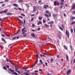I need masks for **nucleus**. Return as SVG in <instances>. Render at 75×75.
Wrapping results in <instances>:
<instances>
[{
	"mask_svg": "<svg viewBox=\"0 0 75 75\" xmlns=\"http://www.w3.org/2000/svg\"><path fill=\"white\" fill-rule=\"evenodd\" d=\"M7 16H11L12 15V13H7L6 14Z\"/></svg>",
	"mask_w": 75,
	"mask_h": 75,
	"instance_id": "7",
	"label": "nucleus"
},
{
	"mask_svg": "<svg viewBox=\"0 0 75 75\" xmlns=\"http://www.w3.org/2000/svg\"><path fill=\"white\" fill-rule=\"evenodd\" d=\"M15 71H16V72H17L18 74H20V71H17V70H16Z\"/></svg>",
	"mask_w": 75,
	"mask_h": 75,
	"instance_id": "29",
	"label": "nucleus"
},
{
	"mask_svg": "<svg viewBox=\"0 0 75 75\" xmlns=\"http://www.w3.org/2000/svg\"><path fill=\"white\" fill-rule=\"evenodd\" d=\"M48 23L50 24H52L54 23V22L53 21H51L50 22H49Z\"/></svg>",
	"mask_w": 75,
	"mask_h": 75,
	"instance_id": "6",
	"label": "nucleus"
},
{
	"mask_svg": "<svg viewBox=\"0 0 75 75\" xmlns=\"http://www.w3.org/2000/svg\"><path fill=\"white\" fill-rule=\"evenodd\" d=\"M19 21H20V23H21L22 24H23V21H21V20H19Z\"/></svg>",
	"mask_w": 75,
	"mask_h": 75,
	"instance_id": "44",
	"label": "nucleus"
},
{
	"mask_svg": "<svg viewBox=\"0 0 75 75\" xmlns=\"http://www.w3.org/2000/svg\"><path fill=\"white\" fill-rule=\"evenodd\" d=\"M57 58H59V55H57Z\"/></svg>",
	"mask_w": 75,
	"mask_h": 75,
	"instance_id": "49",
	"label": "nucleus"
},
{
	"mask_svg": "<svg viewBox=\"0 0 75 75\" xmlns=\"http://www.w3.org/2000/svg\"><path fill=\"white\" fill-rule=\"evenodd\" d=\"M13 74H15V75H18V74L16 72H14Z\"/></svg>",
	"mask_w": 75,
	"mask_h": 75,
	"instance_id": "23",
	"label": "nucleus"
},
{
	"mask_svg": "<svg viewBox=\"0 0 75 75\" xmlns=\"http://www.w3.org/2000/svg\"><path fill=\"white\" fill-rule=\"evenodd\" d=\"M35 14H32V15H31V16H34Z\"/></svg>",
	"mask_w": 75,
	"mask_h": 75,
	"instance_id": "64",
	"label": "nucleus"
},
{
	"mask_svg": "<svg viewBox=\"0 0 75 75\" xmlns=\"http://www.w3.org/2000/svg\"><path fill=\"white\" fill-rule=\"evenodd\" d=\"M4 3V1H1V2H0V3H1V4L2 3Z\"/></svg>",
	"mask_w": 75,
	"mask_h": 75,
	"instance_id": "56",
	"label": "nucleus"
},
{
	"mask_svg": "<svg viewBox=\"0 0 75 75\" xmlns=\"http://www.w3.org/2000/svg\"><path fill=\"white\" fill-rule=\"evenodd\" d=\"M16 37H15L14 38H12V40H16Z\"/></svg>",
	"mask_w": 75,
	"mask_h": 75,
	"instance_id": "25",
	"label": "nucleus"
},
{
	"mask_svg": "<svg viewBox=\"0 0 75 75\" xmlns=\"http://www.w3.org/2000/svg\"><path fill=\"white\" fill-rule=\"evenodd\" d=\"M74 33H75V28H74Z\"/></svg>",
	"mask_w": 75,
	"mask_h": 75,
	"instance_id": "60",
	"label": "nucleus"
},
{
	"mask_svg": "<svg viewBox=\"0 0 75 75\" xmlns=\"http://www.w3.org/2000/svg\"><path fill=\"white\" fill-rule=\"evenodd\" d=\"M61 5H63L64 4V3L63 2H61L60 3Z\"/></svg>",
	"mask_w": 75,
	"mask_h": 75,
	"instance_id": "38",
	"label": "nucleus"
},
{
	"mask_svg": "<svg viewBox=\"0 0 75 75\" xmlns=\"http://www.w3.org/2000/svg\"><path fill=\"white\" fill-rule=\"evenodd\" d=\"M74 19H75V17H73L71 18V20H74Z\"/></svg>",
	"mask_w": 75,
	"mask_h": 75,
	"instance_id": "30",
	"label": "nucleus"
},
{
	"mask_svg": "<svg viewBox=\"0 0 75 75\" xmlns=\"http://www.w3.org/2000/svg\"><path fill=\"white\" fill-rule=\"evenodd\" d=\"M23 1V0H19L18 1V2H20V3H21V2H22Z\"/></svg>",
	"mask_w": 75,
	"mask_h": 75,
	"instance_id": "24",
	"label": "nucleus"
},
{
	"mask_svg": "<svg viewBox=\"0 0 75 75\" xmlns=\"http://www.w3.org/2000/svg\"><path fill=\"white\" fill-rule=\"evenodd\" d=\"M45 16L46 17H47V18H48V17H49V16H48V15L46 14H45Z\"/></svg>",
	"mask_w": 75,
	"mask_h": 75,
	"instance_id": "16",
	"label": "nucleus"
},
{
	"mask_svg": "<svg viewBox=\"0 0 75 75\" xmlns=\"http://www.w3.org/2000/svg\"><path fill=\"white\" fill-rule=\"evenodd\" d=\"M39 23L40 24H42V22H41V21H39Z\"/></svg>",
	"mask_w": 75,
	"mask_h": 75,
	"instance_id": "39",
	"label": "nucleus"
},
{
	"mask_svg": "<svg viewBox=\"0 0 75 75\" xmlns=\"http://www.w3.org/2000/svg\"><path fill=\"white\" fill-rule=\"evenodd\" d=\"M45 64L46 66H48L47 63V62L45 63Z\"/></svg>",
	"mask_w": 75,
	"mask_h": 75,
	"instance_id": "48",
	"label": "nucleus"
},
{
	"mask_svg": "<svg viewBox=\"0 0 75 75\" xmlns=\"http://www.w3.org/2000/svg\"><path fill=\"white\" fill-rule=\"evenodd\" d=\"M5 35H6V36H7V37H10V35H8L7 34H5Z\"/></svg>",
	"mask_w": 75,
	"mask_h": 75,
	"instance_id": "40",
	"label": "nucleus"
},
{
	"mask_svg": "<svg viewBox=\"0 0 75 75\" xmlns=\"http://www.w3.org/2000/svg\"><path fill=\"white\" fill-rule=\"evenodd\" d=\"M75 20L74 21H73L71 23V25H72L74 24H75Z\"/></svg>",
	"mask_w": 75,
	"mask_h": 75,
	"instance_id": "13",
	"label": "nucleus"
},
{
	"mask_svg": "<svg viewBox=\"0 0 75 75\" xmlns=\"http://www.w3.org/2000/svg\"><path fill=\"white\" fill-rule=\"evenodd\" d=\"M50 19L49 18H47V21H50Z\"/></svg>",
	"mask_w": 75,
	"mask_h": 75,
	"instance_id": "61",
	"label": "nucleus"
},
{
	"mask_svg": "<svg viewBox=\"0 0 75 75\" xmlns=\"http://www.w3.org/2000/svg\"><path fill=\"white\" fill-rule=\"evenodd\" d=\"M66 59L67 61H68V55H66Z\"/></svg>",
	"mask_w": 75,
	"mask_h": 75,
	"instance_id": "15",
	"label": "nucleus"
},
{
	"mask_svg": "<svg viewBox=\"0 0 75 75\" xmlns=\"http://www.w3.org/2000/svg\"><path fill=\"white\" fill-rule=\"evenodd\" d=\"M6 61L7 62H8L9 61V60H8V59H7V58H6Z\"/></svg>",
	"mask_w": 75,
	"mask_h": 75,
	"instance_id": "41",
	"label": "nucleus"
},
{
	"mask_svg": "<svg viewBox=\"0 0 75 75\" xmlns=\"http://www.w3.org/2000/svg\"><path fill=\"white\" fill-rule=\"evenodd\" d=\"M64 48L66 49V50H68V48H67V47L66 46H64Z\"/></svg>",
	"mask_w": 75,
	"mask_h": 75,
	"instance_id": "18",
	"label": "nucleus"
},
{
	"mask_svg": "<svg viewBox=\"0 0 75 75\" xmlns=\"http://www.w3.org/2000/svg\"><path fill=\"white\" fill-rule=\"evenodd\" d=\"M49 16L50 17V16H51V15L50 13H49Z\"/></svg>",
	"mask_w": 75,
	"mask_h": 75,
	"instance_id": "53",
	"label": "nucleus"
},
{
	"mask_svg": "<svg viewBox=\"0 0 75 75\" xmlns=\"http://www.w3.org/2000/svg\"><path fill=\"white\" fill-rule=\"evenodd\" d=\"M18 8L19 10H22V9H21V8L18 7Z\"/></svg>",
	"mask_w": 75,
	"mask_h": 75,
	"instance_id": "28",
	"label": "nucleus"
},
{
	"mask_svg": "<svg viewBox=\"0 0 75 75\" xmlns=\"http://www.w3.org/2000/svg\"><path fill=\"white\" fill-rule=\"evenodd\" d=\"M45 12L46 13H47V14H48L49 13V12L48 11H46Z\"/></svg>",
	"mask_w": 75,
	"mask_h": 75,
	"instance_id": "33",
	"label": "nucleus"
},
{
	"mask_svg": "<svg viewBox=\"0 0 75 75\" xmlns=\"http://www.w3.org/2000/svg\"><path fill=\"white\" fill-rule=\"evenodd\" d=\"M13 6H14L15 7H18V5L16 4H13Z\"/></svg>",
	"mask_w": 75,
	"mask_h": 75,
	"instance_id": "8",
	"label": "nucleus"
},
{
	"mask_svg": "<svg viewBox=\"0 0 75 75\" xmlns=\"http://www.w3.org/2000/svg\"><path fill=\"white\" fill-rule=\"evenodd\" d=\"M47 7H48V6L47 5H44V8H47Z\"/></svg>",
	"mask_w": 75,
	"mask_h": 75,
	"instance_id": "11",
	"label": "nucleus"
},
{
	"mask_svg": "<svg viewBox=\"0 0 75 75\" xmlns=\"http://www.w3.org/2000/svg\"><path fill=\"white\" fill-rule=\"evenodd\" d=\"M18 68L17 67H16L15 68V69L16 71H17V70H18Z\"/></svg>",
	"mask_w": 75,
	"mask_h": 75,
	"instance_id": "27",
	"label": "nucleus"
},
{
	"mask_svg": "<svg viewBox=\"0 0 75 75\" xmlns=\"http://www.w3.org/2000/svg\"><path fill=\"white\" fill-rule=\"evenodd\" d=\"M40 62L41 63V64H43V62H42V61L41 60H40Z\"/></svg>",
	"mask_w": 75,
	"mask_h": 75,
	"instance_id": "20",
	"label": "nucleus"
},
{
	"mask_svg": "<svg viewBox=\"0 0 75 75\" xmlns=\"http://www.w3.org/2000/svg\"><path fill=\"white\" fill-rule=\"evenodd\" d=\"M33 11H35L36 10V8L34 6H33Z\"/></svg>",
	"mask_w": 75,
	"mask_h": 75,
	"instance_id": "9",
	"label": "nucleus"
},
{
	"mask_svg": "<svg viewBox=\"0 0 75 75\" xmlns=\"http://www.w3.org/2000/svg\"><path fill=\"white\" fill-rule=\"evenodd\" d=\"M66 34L68 38H69V32L68 31V30H66Z\"/></svg>",
	"mask_w": 75,
	"mask_h": 75,
	"instance_id": "1",
	"label": "nucleus"
},
{
	"mask_svg": "<svg viewBox=\"0 0 75 75\" xmlns=\"http://www.w3.org/2000/svg\"><path fill=\"white\" fill-rule=\"evenodd\" d=\"M8 70H9V71H11V72H14V70H11V69H8Z\"/></svg>",
	"mask_w": 75,
	"mask_h": 75,
	"instance_id": "12",
	"label": "nucleus"
},
{
	"mask_svg": "<svg viewBox=\"0 0 75 75\" xmlns=\"http://www.w3.org/2000/svg\"><path fill=\"white\" fill-rule=\"evenodd\" d=\"M59 28L62 31H63V29L61 26H59Z\"/></svg>",
	"mask_w": 75,
	"mask_h": 75,
	"instance_id": "17",
	"label": "nucleus"
},
{
	"mask_svg": "<svg viewBox=\"0 0 75 75\" xmlns=\"http://www.w3.org/2000/svg\"><path fill=\"white\" fill-rule=\"evenodd\" d=\"M70 72H71V70H69L67 71V75H69V74H70Z\"/></svg>",
	"mask_w": 75,
	"mask_h": 75,
	"instance_id": "3",
	"label": "nucleus"
},
{
	"mask_svg": "<svg viewBox=\"0 0 75 75\" xmlns=\"http://www.w3.org/2000/svg\"><path fill=\"white\" fill-rule=\"evenodd\" d=\"M72 13L73 15H74V14H75V11L72 12Z\"/></svg>",
	"mask_w": 75,
	"mask_h": 75,
	"instance_id": "26",
	"label": "nucleus"
},
{
	"mask_svg": "<svg viewBox=\"0 0 75 75\" xmlns=\"http://www.w3.org/2000/svg\"><path fill=\"white\" fill-rule=\"evenodd\" d=\"M38 30H40V28H38L37 29Z\"/></svg>",
	"mask_w": 75,
	"mask_h": 75,
	"instance_id": "57",
	"label": "nucleus"
},
{
	"mask_svg": "<svg viewBox=\"0 0 75 75\" xmlns=\"http://www.w3.org/2000/svg\"><path fill=\"white\" fill-rule=\"evenodd\" d=\"M23 36L24 37H26V36H27V35L26 34L24 35Z\"/></svg>",
	"mask_w": 75,
	"mask_h": 75,
	"instance_id": "47",
	"label": "nucleus"
},
{
	"mask_svg": "<svg viewBox=\"0 0 75 75\" xmlns=\"http://www.w3.org/2000/svg\"><path fill=\"white\" fill-rule=\"evenodd\" d=\"M26 6H27V7H29V5H28V4H26Z\"/></svg>",
	"mask_w": 75,
	"mask_h": 75,
	"instance_id": "45",
	"label": "nucleus"
},
{
	"mask_svg": "<svg viewBox=\"0 0 75 75\" xmlns=\"http://www.w3.org/2000/svg\"><path fill=\"white\" fill-rule=\"evenodd\" d=\"M39 20H42V17H39Z\"/></svg>",
	"mask_w": 75,
	"mask_h": 75,
	"instance_id": "19",
	"label": "nucleus"
},
{
	"mask_svg": "<svg viewBox=\"0 0 75 75\" xmlns=\"http://www.w3.org/2000/svg\"><path fill=\"white\" fill-rule=\"evenodd\" d=\"M7 68H9V66L7 65L6 66Z\"/></svg>",
	"mask_w": 75,
	"mask_h": 75,
	"instance_id": "46",
	"label": "nucleus"
},
{
	"mask_svg": "<svg viewBox=\"0 0 75 75\" xmlns=\"http://www.w3.org/2000/svg\"><path fill=\"white\" fill-rule=\"evenodd\" d=\"M7 11H8V10L7 9H6L3 11H2V12L4 13H7Z\"/></svg>",
	"mask_w": 75,
	"mask_h": 75,
	"instance_id": "4",
	"label": "nucleus"
},
{
	"mask_svg": "<svg viewBox=\"0 0 75 75\" xmlns=\"http://www.w3.org/2000/svg\"><path fill=\"white\" fill-rule=\"evenodd\" d=\"M61 61L62 62H63V61H64V59H61Z\"/></svg>",
	"mask_w": 75,
	"mask_h": 75,
	"instance_id": "51",
	"label": "nucleus"
},
{
	"mask_svg": "<svg viewBox=\"0 0 75 75\" xmlns=\"http://www.w3.org/2000/svg\"><path fill=\"white\" fill-rule=\"evenodd\" d=\"M33 20H34V18H32L31 19V21H33Z\"/></svg>",
	"mask_w": 75,
	"mask_h": 75,
	"instance_id": "50",
	"label": "nucleus"
},
{
	"mask_svg": "<svg viewBox=\"0 0 75 75\" xmlns=\"http://www.w3.org/2000/svg\"><path fill=\"white\" fill-rule=\"evenodd\" d=\"M13 44H11L9 45L8 47H10V46H11V45H12Z\"/></svg>",
	"mask_w": 75,
	"mask_h": 75,
	"instance_id": "55",
	"label": "nucleus"
},
{
	"mask_svg": "<svg viewBox=\"0 0 75 75\" xmlns=\"http://www.w3.org/2000/svg\"><path fill=\"white\" fill-rule=\"evenodd\" d=\"M43 23H45V20H43Z\"/></svg>",
	"mask_w": 75,
	"mask_h": 75,
	"instance_id": "42",
	"label": "nucleus"
},
{
	"mask_svg": "<svg viewBox=\"0 0 75 75\" xmlns=\"http://www.w3.org/2000/svg\"><path fill=\"white\" fill-rule=\"evenodd\" d=\"M36 57H37V58H38V55L36 54Z\"/></svg>",
	"mask_w": 75,
	"mask_h": 75,
	"instance_id": "63",
	"label": "nucleus"
},
{
	"mask_svg": "<svg viewBox=\"0 0 75 75\" xmlns=\"http://www.w3.org/2000/svg\"><path fill=\"white\" fill-rule=\"evenodd\" d=\"M1 40L3 41H4L5 43H6V40H5V39L3 38H1Z\"/></svg>",
	"mask_w": 75,
	"mask_h": 75,
	"instance_id": "10",
	"label": "nucleus"
},
{
	"mask_svg": "<svg viewBox=\"0 0 75 75\" xmlns=\"http://www.w3.org/2000/svg\"><path fill=\"white\" fill-rule=\"evenodd\" d=\"M21 16H25V15L24 14H21Z\"/></svg>",
	"mask_w": 75,
	"mask_h": 75,
	"instance_id": "54",
	"label": "nucleus"
},
{
	"mask_svg": "<svg viewBox=\"0 0 75 75\" xmlns=\"http://www.w3.org/2000/svg\"><path fill=\"white\" fill-rule=\"evenodd\" d=\"M54 4L55 6L57 5V6H59V3L58 1H55L54 2Z\"/></svg>",
	"mask_w": 75,
	"mask_h": 75,
	"instance_id": "2",
	"label": "nucleus"
},
{
	"mask_svg": "<svg viewBox=\"0 0 75 75\" xmlns=\"http://www.w3.org/2000/svg\"><path fill=\"white\" fill-rule=\"evenodd\" d=\"M42 2V1L41 0H40L38 1L39 3H41Z\"/></svg>",
	"mask_w": 75,
	"mask_h": 75,
	"instance_id": "31",
	"label": "nucleus"
},
{
	"mask_svg": "<svg viewBox=\"0 0 75 75\" xmlns=\"http://www.w3.org/2000/svg\"><path fill=\"white\" fill-rule=\"evenodd\" d=\"M31 35L33 37H35V35H34V33L32 34Z\"/></svg>",
	"mask_w": 75,
	"mask_h": 75,
	"instance_id": "22",
	"label": "nucleus"
},
{
	"mask_svg": "<svg viewBox=\"0 0 75 75\" xmlns=\"http://www.w3.org/2000/svg\"><path fill=\"white\" fill-rule=\"evenodd\" d=\"M64 17H67V15L65 13H64Z\"/></svg>",
	"mask_w": 75,
	"mask_h": 75,
	"instance_id": "37",
	"label": "nucleus"
},
{
	"mask_svg": "<svg viewBox=\"0 0 75 75\" xmlns=\"http://www.w3.org/2000/svg\"><path fill=\"white\" fill-rule=\"evenodd\" d=\"M24 75H29V74L27 73H23Z\"/></svg>",
	"mask_w": 75,
	"mask_h": 75,
	"instance_id": "14",
	"label": "nucleus"
},
{
	"mask_svg": "<svg viewBox=\"0 0 75 75\" xmlns=\"http://www.w3.org/2000/svg\"><path fill=\"white\" fill-rule=\"evenodd\" d=\"M71 33H72V32H73V30L72 29H71Z\"/></svg>",
	"mask_w": 75,
	"mask_h": 75,
	"instance_id": "34",
	"label": "nucleus"
},
{
	"mask_svg": "<svg viewBox=\"0 0 75 75\" xmlns=\"http://www.w3.org/2000/svg\"><path fill=\"white\" fill-rule=\"evenodd\" d=\"M39 70L40 71H42V69H39Z\"/></svg>",
	"mask_w": 75,
	"mask_h": 75,
	"instance_id": "62",
	"label": "nucleus"
},
{
	"mask_svg": "<svg viewBox=\"0 0 75 75\" xmlns=\"http://www.w3.org/2000/svg\"><path fill=\"white\" fill-rule=\"evenodd\" d=\"M6 5V4H3L2 5V7H4V6Z\"/></svg>",
	"mask_w": 75,
	"mask_h": 75,
	"instance_id": "36",
	"label": "nucleus"
},
{
	"mask_svg": "<svg viewBox=\"0 0 75 75\" xmlns=\"http://www.w3.org/2000/svg\"><path fill=\"white\" fill-rule=\"evenodd\" d=\"M73 5L72 6V9H75V4H73Z\"/></svg>",
	"mask_w": 75,
	"mask_h": 75,
	"instance_id": "5",
	"label": "nucleus"
},
{
	"mask_svg": "<svg viewBox=\"0 0 75 75\" xmlns=\"http://www.w3.org/2000/svg\"><path fill=\"white\" fill-rule=\"evenodd\" d=\"M61 26H62V27L63 28V27H64V25H63V24L62 25H61Z\"/></svg>",
	"mask_w": 75,
	"mask_h": 75,
	"instance_id": "58",
	"label": "nucleus"
},
{
	"mask_svg": "<svg viewBox=\"0 0 75 75\" xmlns=\"http://www.w3.org/2000/svg\"><path fill=\"white\" fill-rule=\"evenodd\" d=\"M53 17H55V14H53Z\"/></svg>",
	"mask_w": 75,
	"mask_h": 75,
	"instance_id": "52",
	"label": "nucleus"
},
{
	"mask_svg": "<svg viewBox=\"0 0 75 75\" xmlns=\"http://www.w3.org/2000/svg\"><path fill=\"white\" fill-rule=\"evenodd\" d=\"M32 31H33V32H34V31H35V30H32Z\"/></svg>",
	"mask_w": 75,
	"mask_h": 75,
	"instance_id": "59",
	"label": "nucleus"
},
{
	"mask_svg": "<svg viewBox=\"0 0 75 75\" xmlns=\"http://www.w3.org/2000/svg\"><path fill=\"white\" fill-rule=\"evenodd\" d=\"M44 25H45V27H49V25H47V24H45Z\"/></svg>",
	"mask_w": 75,
	"mask_h": 75,
	"instance_id": "21",
	"label": "nucleus"
},
{
	"mask_svg": "<svg viewBox=\"0 0 75 75\" xmlns=\"http://www.w3.org/2000/svg\"><path fill=\"white\" fill-rule=\"evenodd\" d=\"M35 72H38V71L37 70H35L34 71Z\"/></svg>",
	"mask_w": 75,
	"mask_h": 75,
	"instance_id": "43",
	"label": "nucleus"
},
{
	"mask_svg": "<svg viewBox=\"0 0 75 75\" xmlns=\"http://www.w3.org/2000/svg\"><path fill=\"white\" fill-rule=\"evenodd\" d=\"M3 69H6V67L4 66L3 67Z\"/></svg>",
	"mask_w": 75,
	"mask_h": 75,
	"instance_id": "32",
	"label": "nucleus"
},
{
	"mask_svg": "<svg viewBox=\"0 0 75 75\" xmlns=\"http://www.w3.org/2000/svg\"><path fill=\"white\" fill-rule=\"evenodd\" d=\"M25 28H23L22 30V31H24V30L25 29Z\"/></svg>",
	"mask_w": 75,
	"mask_h": 75,
	"instance_id": "35",
	"label": "nucleus"
}]
</instances>
